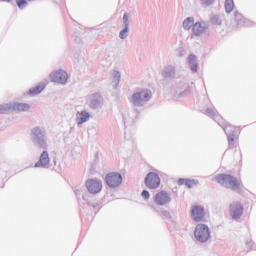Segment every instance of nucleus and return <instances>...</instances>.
Here are the masks:
<instances>
[{
	"instance_id": "obj_1",
	"label": "nucleus",
	"mask_w": 256,
	"mask_h": 256,
	"mask_svg": "<svg viewBox=\"0 0 256 256\" xmlns=\"http://www.w3.org/2000/svg\"><path fill=\"white\" fill-rule=\"evenodd\" d=\"M88 192L82 195L83 201H86L90 207H97V203L91 200V195H97L103 190V182L98 178H91L86 181Z\"/></svg>"
},
{
	"instance_id": "obj_20",
	"label": "nucleus",
	"mask_w": 256,
	"mask_h": 256,
	"mask_svg": "<svg viewBox=\"0 0 256 256\" xmlns=\"http://www.w3.org/2000/svg\"><path fill=\"white\" fill-rule=\"evenodd\" d=\"M45 87H47L45 83L39 84L34 88L29 89L28 95H31V97H35V95L43 93V91H45Z\"/></svg>"
},
{
	"instance_id": "obj_27",
	"label": "nucleus",
	"mask_w": 256,
	"mask_h": 256,
	"mask_svg": "<svg viewBox=\"0 0 256 256\" xmlns=\"http://www.w3.org/2000/svg\"><path fill=\"white\" fill-rule=\"evenodd\" d=\"M154 210L156 211V213H160V215H162V217L164 219H168L169 221H171V219H173V217L171 216L170 211H167V210H164V209L157 210L156 208H154Z\"/></svg>"
},
{
	"instance_id": "obj_16",
	"label": "nucleus",
	"mask_w": 256,
	"mask_h": 256,
	"mask_svg": "<svg viewBox=\"0 0 256 256\" xmlns=\"http://www.w3.org/2000/svg\"><path fill=\"white\" fill-rule=\"evenodd\" d=\"M122 21H123V25H122L123 29L119 32V37L120 39L124 40L129 37V25H130L129 13H124Z\"/></svg>"
},
{
	"instance_id": "obj_3",
	"label": "nucleus",
	"mask_w": 256,
	"mask_h": 256,
	"mask_svg": "<svg viewBox=\"0 0 256 256\" xmlns=\"http://www.w3.org/2000/svg\"><path fill=\"white\" fill-rule=\"evenodd\" d=\"M30 140L34 147L47 149V130L43 126H35L30 130Z\"/></svg>"
},
{
	"instance_id": "obj_38",
	"label": "nucleus",
	"mask_w": 256,
	"mask_h": 256,
	"mask_svg": "<svg viewBox=\"0 0 256 256\" xmlns=\"http://www.w3.org/2000/svg\"><path fill=\"white\" fill-rule=\"evenodd\" d=\"M124 125H127V121L123 118Z\"/></svg>"
},
{
	"instance_id": "obj_11",
	"label": "nucleus",
	"mask_w": 256,
	"mask_h": 256,
	"mask_svg": "<svg viewBox=\"0 0 256 256\" xmlns=\"http://www.w3.org/2000/svg\"><path fill=\"white\" fill-rule=\"evenodd\" d=\"M191 218L196 223H201V221H203V219H205V208L201 205L192 206Z\"/></svg>"
},
{
	"instance_id": "obj_6",
	"label": "nucleus",
	"mask_w": 256,
	"mask_h": 256,
	"mask_svg": "<svg viewBox=\"0 0 256 256\" xmlns=\"http://www.w3.org/2000/svg\"><path fill=\"white\" fill-rule=\"evenodd\" d=\"M218 125L220 127H222L224 133L227 135L229 145L234 146L235 145V137H237V128H235V126H232L231 124L225 122L223 120V118H222V120H220L218 122Z\"/></svg>"
},
{
	"instance_id": "obj_32",
	"label": "nucleus",
	"mask_w": 256,
	"mask_h": 256,
	"mask_svg": "<svg viewBox=\"0 0 256 256\" xmlns=\"http://www.w3.org/2000/svg\"><path fill=\"white\" fill-rule=\"evenodd\" d=\"M201 5H205L206 7H211L215 0H200Z\"/></svg>"
},
{
	"instance_id": "obj_5",
	"label": "nucleus",
	"mask_w": 256,
	"mask_h": 256,
	"mask_svg": "<svg viewBox=\"0 0 256 256\" xmlns=\"http://www.w3.org/2000/svg\"><path fill=\"white\" fill-rule=\"evenodd\" d=\"M194 237L199 243H207L211 239V231L206 224L196 225Z\"/></svg>"
},
{
	"instance_id": "obj_21",
	"label": "nucleus",
	"mask_w": 256,
	"mask_h": 256,
	"mask_svg": "<svg viewBox=\"0 0 256 256\" xmlns=\"http://www.w3.org/2000/svg\"><path fill=\"white\" fill-rule=\"evenodd\" d=\"M89 119H91V114L87 112V110H83L80 115L77 116V125H83V123H87Z\"/></svg>"
},
{
	"instance_id": "obj_7",
	"label": "nucleus",
	"mask_w": 256,
	"mask_h": 256,
	"mask_svg": "<svg viewBox=\"0 0 256 256\" xmlns=\"http://www.w3.org/2000/svg\"><path fill=\"white\" fill-rule=\"evenodd\" d=\"M105 183L110 189H117L123 183V176L118 172H110L105 176Z\"/></svg>"
},
{
	"instance_id": "obj_31",
	"label": "nucleus",
	"mask_w": 256,
	"mask_h": 256,
	"mask_svg": "<svg viewBox=\"0 0 256 256\" xmlns=\"http://www.w3.org/2000/svg\"><path fill=\"white\" fill-rule=\"evenodd\" d=\"M16 5L19 9L23 10L25 7H27L28 3L27 0H17Z\"/></svg>"
},
{
	"instance_id": "obj_35",
	"label": "nucleus",
	"mask_w": 256,
	"mask_h": 256,
	"mask_svg": "<svg viewBox=\"0 0 256 256\" xmlns=\"http://www.w3.org/2000/svg\"><path fill=\"white\" fill-rule=\"evenodd\" d=\"M132 117H135V119H137V117H139V112L137 109H134L133 112L131 113Z\"/></svg>"
},
{
	"instance_id": "obj_34",
	"label": "nucleus",
	"mask_w": 256,
	"mask_h": 256,
	"mask_svg": "<svg viewBox=\"0 0 256 256\" xmlns=\"http://www.w3.org/2000/svg\"><path fill=\"white\" fill-rule=\"evenodd\" d=\"M141 196L147 201L149 200V197H151V194L147 190H143Z\"/></svg>"
},
{
	"instance_id": "obj_2",
	"label": "nucleus",
	"mask_w": 256,
	"mask_h": 256,
	"mask_svg": "<svg viewBox=\"0 0 256 256\" xmlns=\"http://www.w3.org/2000/svg\"><path fill=\"white\" fill-rule=\"evenodd\" d=\"M151 99H153V91L149 88H141L131 95L129 101L133 107L141 109V107H145Z\"/></svg>"
},
{
	"instance_id": "obj_30",
	"label": "nucleus",
	"mask_w": 256,
	"mask_h": 256,
	"mask_svg": "<svg viewBox=\"0 0 256 256\" xmlns=\"http://www.w3.org/2000/svg\"><path fill=\"white\" fill-rule=\"evenodd\" d=\"M10 109H11V106H9V104H1L0 115H5V113H7V111H9Z\"/></svg>"
},
{
	"instance_id": "obj_40",
	"label": "nucleus",
	"mask_w": 256,
	"mask_h": 256,
	"mask_svg": "<svg viewBox=\"0 0 256 256\" xmlns=\"http://www.w3.org/2000/svg\"><path fill=\"white\" fill-rule=\"evenodd\" d=\"M28 1H35V0H28Z\"/></svg>"
},
{
	"instance_id": "obj_28",
	"label": "nucleus",
	"mask_w": 256,
	"mask_h": 256,
	"mask_svg": "<svg viewBox=\"0 0 256 256\" xmlns=\"http://www.w3.org/2000/svg\"><path fill=\"white\" fill-rule=\"evenodd\" d=\"M235 9V2L233 0H225V11L231 13Z\"/></svg>"
},
{
	"instance_id": "obj_12",
	"label": "nucleus",
	"mask_w": 256,
	"mask_h": 256,
	"mask_svg": "<svg viewBox=\"0 0 256 256\" xmlns=\"http://www.w3.org/2000/svg\"><path fill=\"white\" fill-rule=\"evenodd\" d=\"M208 30L209 23L205 21H198L195 22V24L193 25L192 34L194 35V37H201V35H203V33H207Z\"/></svg>"
},
{
	"instance_id": "obj_13",
	"label": "nucleus",
	"mask_w": 256,
	"mask_h": 256,
	"mask_svg": "<svg viewBox=\"0 0 256 256\" xmlns=\"http://www.w3.org/2000/svg\"><path fill=\"white\" fill-rule=\"evenodd\" d=\"M49 152L47 149H43V152L41 153L39 160L35 163L34 167L40 168V169H49Z\"/></svg>"
},
{
	"instance_id": "obj_19",
	"label": "nucleus",
	"mask_w": 256,
	"mask_h": 256,
	"mask_svg": "<svg viewBox=\"0 0 256 256\" xmlns=\"http://www.w3.org/2000/svg\"><path fill=\"white\" fill-rule=\"evenodd\" d=\"M178 185H186L188 189H192L193 187L199 185V180L180 178L178 179Z\"/></svg>"
},
{
	"instance_id": "obj_33",
	"label": "nucleus",
	"mask_w": 256,
	"mask_h": 256,
	"mask_svg": "<svg viewBox=\"0 0 256 256\" xmlns=\"http://www.w3.org/2000/svg\"><path fill=\"white\" fill-rule=\"evenodd\" d=\"M189 93H191V87H188L186 90L180 92L178 94V99L181 97H185L186 95H189Z\"/></svg>"
},
{
	"instance_id": "obj_17",
	"label": "nucleus",
	"mask_w": 256,
	"mask_h": 256,
	"mask_svg": "<svg viewBox=\"0 0 256 256\" xmlns=\"http://www.w3.org/2000/svg\"><path fill=\"white\" fill-rule=\"evenodd\" d=\"M177 73V70L174 65H167L162 70V76L164 79H175V75Z\"/></svg>"
},
{
	"instance_id": "obj_4",
	"label": "nucleus",
	"mask_w": 256,
	"mask_h": 256,
	"mask_svg": "<svg viewBox=\"0 0 256 256\" xmlns=\"http://www.w3.org/2000/svg\"><path fill=\"white\" fill-rule=\"evenodd\" d=\"M215 179L217 183L222 185V187H226V189H231L232 191H241V183L235 176H231L229 174H218Z\"/></svg>"
},
{
	"instance_id": "obj_9",
	"label": "nucleus",
	"mask_w": 256,
	"mask_h": 256,
	"mask_svg": "<svg viewBox=\"0 0 256 256\" xmlns=\"http://www.w3.org/2000/svg\"><path fill=\"white\" fill-rule=\"evenodd\" d=\"M52 83H59L60 85H66L69 79V74L65 70H58L49 75Z\"/></svg>"
},
{
	"instance_id": "obj_26",
	"label": "nucleus",
	"mask_w": 256,
	"mask_h": 256,
	"mask_svg": "<svg viewBox=\"0 0 256 256\" xmlns=\"http://www.w3.org/2000/svg\"><path fill=\"white\" fill-rule=\"evenodd\" d=\"M234 19H235L237 25H245V23H247V19L245 17H243V15L241 13H239L238 11L234 12Z\"/></svg>"
},
{
	"instance_id": "obj_18",
	"label": "nucleus",
	"mask_w": 256,
	"mask_h": 256,
	"mask_svg": "<svg viewBox=\"0 0 256 256\" xmlns=\"http://www.w3.org/2000/svg\"><path fill=\"white\" fill-rule=\"evenodd\" d=\"M188 65L192 73H197V71H199V63H197V56L195 54H190L188 56Z\"/></svg>"
},
{
	"instance_id": "obj_39",
	"label": "nucleus",
	"mask_w": 256,
	"mask_h": 256,
	"mask_svg": "<svg viewBox=\"0 0 256 256\" xmlns=\"http://www.w3.org/2000/svg\"><path fill=\"white\" fill-rule=\"evenodd\" d=\"M132 123H135V118H132Z\"/></svg>"
},
{
	"instance_id": "obj_37",
	"label": "nucleus",
	"mask_w": 256,
	"mask_h": 256,
	"mask_svg": "<svg viewBox=\"0 0 256 256\" xmlns=\"http://www.w3.org/2000/svg\"><path fill=\"white\" fill-rule=\"evenodd\" d=\"M3 1L4 3H11V0H0Z\"/></svg>"
},
{
	"instance_id": "obj_8",
	"label": "nucleus",
	"mask_w": 256,
	"mask_h": 256,
	"mask_svg": "<svg viewBox=\"0 0 256 256\" xmlns=\"http://www.w3.org/2000/svg\"><path fill=\"white\" fill-rule=\"evenodd\" d=\"M144 183L148 189H158L161 185V177L157 172H149L144 179Z\"/></svg>"
},
{
	"instance_id": "obj_36",
	"label": "nucleus",
	"mask_w": 256,
	"mask_h": 256,
	"mask_svg": "<svg viewBox=\"0 0 256 256\" xmlns=\"http://www.w3.org/2000/svg\"><path fill=\"white\" fill-rule=\"evenodd\" d=\"M247 247H250V249H253V240L246 242Z\"/></svg>"
},
{
	"instance_id": "obj_15",
	"label": "nucleus",
	"mask_w": 256,
	"mask_h": 256,
	"mask_svg": "<svg viewBox=\"0 0 256 256\" xmlns=\"http://www.w3.org/2000/svg\"><path fill=\"white\" fill-rule=\"evenodd\" d=\"M155 203L156 205H167L171 203V195L165 191H160L155 195Z\"/></svg>"
},
{
	"instance_id": "obj_14",
	"label": "nucleus",
	"mask_w": 256,
	"mask_h": 256,
	"mask_svg": "<svg viewBox=\"0 0 256 256\" xmlns=\"http://www.w3.org/2000/svg\"><path fill=\"white\" fill-rule=\"evenodd\" d=\"M101 103H103V97L99 93H94L89 96V107L93 111L101 109Z\"/></svg>"
},
{
	"instance_id": "obj_10",
	"label": "nucleus",
	"mask_w": 256,
	"mask_h": 256,
	"mask_svg": "<svg viewBox=\"0 0 256 256\" xmlns=\"http://www.w3.org/2000/svg\"><path fill=\"white\" fill-rule=\"evenodd\" d=\"M243 204L241 202H233L229 206L230 217L237 221V219H241L243 215Z\"/></svg>"
},
{
	"instance_id": "obj_29",
	"label": "nucleus",
	"mask_w": 256,
	"mask_h": 256,
	"mask_svg": "<svg viewBox=\"0 0 256 256\" xmlns=\"http://www.w3.org/2000/svg\"><path fill=\"white\" fill-rule=\"evenodd\" d=\"M210 22L212 25H221L223 23V20H221V17L217 14H214L210 17Z\"/></svg>"
},
{
	"instance_id": "obj_22",
	"label": "nucleus",
	"mask_w": 256,
	"mask_h": 256,
	"mask_svg": "<svg viewBox=\"0 0 256 256\" xmlns=\"http://www.w3.org/2000/svg\"><path fill=\"white\" fill-rule=\"evenodd\" d=\"M12 109H13V111L27 112L31 109V105H29L27 103L16 102L12 105Z\"/></svg>"
},
{
	"instance_id": "obj_24",
	"label": "nucleus",
	"mask_w": 256,
	"mask_h": 256,
	"mask_svg": "<svg viewBox=\"0 0 256 256\" xmlns=\"http://www.w3.org/2000/svg\"><path fill=\"white\" fill-rule=\"evenodd\" d=\"M112 83L114 84V89L119 87V83H121V72L114 70L112 73Z\"/></svg>"
},
{
	"instance_id": "obj_23",
	"label": "nucleus",
	"mask_w": 256,
	"mask_h": 256,
	"mask_svg": "<svg viewBox=\"0 0 256 256\" xmlns=\"http://www.w3.org/2000/svg\"><path fill=\"white\" fill-rule=\"evenodd\" d=\"M193 25H195L194 17H187L182 23V27L183 29H185V31H189L190 29H193Z\"/></svg>"
},
{
	"instance_id": "obj_25",
	"label": "nucleus",
	"mask_w": 256,
	"mask_h": 256,
	"mask_svg": "<svg viewBox=\"0 0 256 256\" xmlns=\"http://www.w3.org/2000/svg\"><path fill=\"white\" fill-rule=\"evenodd\" d=\"M205 114L208 116V117H212L214 118V121L216 123H219L220 121H222V117L219 116V115H216L215 114V110H213L212 108H207L206 111H205Z\"/></svg>"
}]
</instances>
